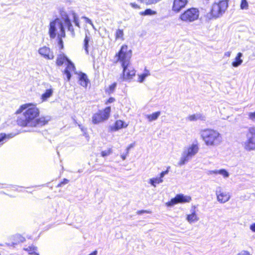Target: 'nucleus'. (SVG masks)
Returning <instances> with one entry per match:
<instances>
[{
	"instance_id": "nucleus-1",
	"label": "nucleus",
	"mask_w": 255,
	"mask_h": 255,
	"mask_svg": "<svg viewBox=\"0 0 255 255\" xmlns=\"http://www.w3.org/2000/svg\"><path fill=\"white\" fill-rule=\"evenodd\" d=\"M23 115L18 118L17 123L22 127H42L47 125L51 120L50 116L41 117L36 118L39 115V109L35 105L26 104L21 105L16 111V114H20L23 112Z\"/></svg>"
},
{
	"instance_id": "nucleus-2",
	"label": "nucleus",
	"mask_w": 255,
	"mask_h": 255,
	"mask_svg": "<svg viewBox=\"0 0 255 255\" xmlns=\"http://www.w3.org/2000/svg\"><path fill=\"white\" fill-rule=\"evenodd\" d=\"M62 21L56 18L50 21L48 33L51 39H54L57 35L58 44L61 49L63 48V41L62 38L66 36L65 26H66L72 37L75 36V31L68 15L65 11L60 12Z\"/></svg>"
},
{
	"instance_id": "nucleus-3",
	"label": "nucleus",
	"mask_w": 255,
	"mask_h": 255,
	"mask_svg": "<svg viewBox=\"0 0 255 255\" xmlns=\"http://www.w3.org/2000/svg\"><path fill=\"white\" fill-rule=\"evenodd\" d=\"M127 50L128 46L124 45L115 55L116 60L114 63H117L120 62L123 68V72L120 77L122 81H126L132 79L135 76L136 72L132 67L129 66L130 55L128 56Z\"/></svg>"
},
{
	"instance_id": "nucleus-4",
	"label": "nucleus",
	"mask_w": 255,
	"mask_h": 255,
	"mask_svg": "<svg viewBox=\"0 0 255 255\" xmlns=\"http://www.w3.org/2000/svg\"><path fill=\"white\" fill-rule=\"evenodd\" d=\"M200 135L207 145H216L222 140L221 134L214 129L206 128L201 130Z\"/></svg>"
},
{
	"instance_id": "nucleus-5",
	"label": "nucleus",
	"mask_w": 255,
	"mask_h": 255,
	"mask_svg": "<svg viewBox=\"0 0 255 255\" xmlns=\"http://www.w3.org/2000/svg\"><path fill=\"white\" fill-rule=\"evenodd\" d=\"M198 150L199 147L196 144H192L188 148L185 149L178 163V165L182 166L185 164L192 156H194L198 152Z\"/></svg>"
},
{
	"instance_id": "nucleus-6",
	"label": "nucleus",
	"mask_w": 255,
	"mask_h": 255,
	"mask_svg": "<svg viewBox=\"0 0 255 255\" xmlns=\"http://www.w3.org/2000/svg\"><path fill=\"white\" fill-rule=\"evenodd\" d=\"M226 0H221L219 3H214L210 11V16L212 18H218L221 16L228 7Z\"/></svg>"
},
{
	"instance_id": "nucleus-7",
	"label": "nucleus",
	"mask_w": 255,
	"mask_h": 255,
	"mask_svg": "<svg viewBox=\"0 0 255 255\" xmlns=\"http://www.w3.org/2000/svg\"><path fill=\"white\" fill-rule=\"evenodd\" d=\"M245 148L248 151L255 150V127H251L246 134Z\"/></svg>"
},
{
	"instance_id": "nucleus-8",
	"label": "nucleus",
	"mask_w": 255,
	"mask_h": 255,
	"mask_svg": "<svg viewBox=\"0 0 255 255\" xmlns=\"http://www.w3.org/2000/svg\"><path fill=\"white\" fill-rule=\"evenodd\" d=\"M199 12L196 8H190L187 9L180 16V18L182 21L192 22L198 18Z\"/></svg>"
},
{
	"instance_id": "nucleus-9",
	"label": "nucleus",
	"mask_w": 255,
	"mask_h": 255,
	"mask_svg": "<svg viewBox=\"0 0 255 255\" xmlns=\"http://www.w3.org/2000/svg\"><path fill=\"white\" fill-rule=\"evenodd\" d=\"M111 111V107H107L104 110L100 111L98 113L94 114L92 116L93 123L98 124L108 120L110 117Z\"/></svg>"
},
{
	"instance_id": "nucleus-10",
	"label": "nucleus",
	"mask_w": 255,
	"mask_h": 255,
	"mask_svg": "<svg viewBox=\"0 0 255 255\" xmlns=\"http://www.w3.org/2000/svg\"><path fill=\"white\" fill-rule=\"evenodd\" d=\"M191 200V197L190 196L184 195L183 194H178L170 201L166 203L167 207H171L178 203H189Z\"/></svg>"
},
{
	"instance_id": "nucleus-11",
	"label": "nucleus",
	"mask_w": 255,
	"mask_h": 255,
	"mask_svg": "<svg viewBox=\"0 0 255 255\" xmlns=\"http://www.w3.org/2000/svg\"><path fill=\"white\" fill-rule=\"evenodd\" d=\"M66 67L63 71V73L66 75L67 81L69 82L72 77L71 71H73L75 74H78L74 64L71 61L68 60L66 63Z\"/></svg>"
},
{
	"instance_id": "nucleus-12",
	"label": "nucleus",
	"mask_w": 255,
	"mask_h": 255,
	"mask_svg": "<svg viewBox=\"0 0 255 255\" xmlns=\"http://www.w3.org/2000/svg\"><path fill=\"white\" fill-rule=\"evenodd\" d=\"M217 200L222 203L228 201L230 199V195L229 193L224 192L221 191V187H218L216 190Z\"/></svg>"
},
{
	"instance_id": "nucleus-13",
	"label": "nucleus",
	"mask_w": 255,
	"mask_h": 255,
	"mask_svg": "<svg viewBox=\"0 0 255 255\" xmlns=\"http://www.w3.org/2000/svg\"><path fill=\"white\" fill-rule=\"evenodd\" d=\"M128 126V124L124 121L121 120H117L114 125L109 127V131L111 132L117 131L120 129L127 128Z\"/></svg>"
},
{
	"instance_id": "nucleus-14",
	"label": "nucleus",
	"mask_w": 255,
	"mask_h": 255,
	"mask_svg": "<svg viewBox=\"0 0 255 255\" xmlns=\"http://www.w3.org/2000/svg\"><path fill=\"white\" fill-rule=\"evenodd\" d=\"M38 53L46 59H53L54 58L53 53L50 49L46 46H44L39 49Z\"/></svg>"
},
{
	"instance_id": "nucleus-15",
	"label": "nucleus",
	"mask_w": 255,
	"mask_h": 255,
	"mask_svg": "<svg viewBox=\"0 0 255 255\" xmlns=\"http://www.w3.org/2000/svg\"><path fill=\"white\" fill-rule=\"evenodd\" d=\"M187 0H174L172 10L176 12H179L187 3Z\"/></svg>"
},
{
	"instance_id": "nucleus-16",
	"label": "nucleus",
	"mask_w": 255,
	"mask_h": 255,
	"mask_svg": "<svg viewBox=\"0 0 255 255\" xmlns=\"http://www.w3.org/2000/svg\"><path fill=\"white\" fill-rule=\"evenodd\" d=\"M78 83L82 86L86 88L88 84L90 83V81L87 74L82 72H78Z\"/></svg>"
},
{
	"instance_id": "nucleus-17",
	"label": "nucleus",
	"mask_w": 255,
	"mask_h": 255,
	"mask_svg": "<svg viewBox=\"0 0 255 255\" xmlns=\"http://www.w3.org/2000/svg\"><path fill=\"white\" fill-rule=\"evenodd\" d=\"M195 208L196 207L195 206L192 207L191 210V213L187 216L186 220L190 223L196 222L199 220L196 213Z\"/></svg>"
},
{
	"instance_id": "nucleus-18",
	"label": "nucleus",
	"mask_w": 255,
	"mask_h": 255,
	"mask_svg": "<svg viewBox=\"0 0 255 255\" xmlns=\"http://www.w3.org/2000/svg\"><path fill=\"white\" fill-rule=\"evenodd\" d=\"M15 135V134L12 133L9 134H6L5 133H0V147L5 142H6L8 140L12 138Z\"/></svg>"
},
{
	"instance_id": "nucleus-19",
	"label": "nucleus",
	"mask_w": 255,
	"mask_h": 255,
	"mask_svg": "<svg viewBox=\"0 0 255 255\" xmlns=\"http://www.w3.org/2000/svg\"><path fill=\"white\" fill-rule=\"evenodd\" d=\"M68 60H69V59L64 53L59 54L58 55L56 59V65L58 66H61L64 63H66L68 62Z\"/></svg>"
},
{
	"instance_id": "nucleus-20",
	"label": "nucleus",
	"mask_w": 255,
	"mask_h": 255,
	"mask_svg": "<svg viewBox=\"0 0 255 255\" xmlns=\"http://www.w3.org/2000/svg\"><path fill=\"white\" fill-rule=\"evenodd\" d=\"M187 119L190 121H196L198 120H200L202 121H205L206 117L204 115L201 113H196L189 116Z\"/></svg>"
},
{
	"instance_id": "nucleus-21",
	"label": "nucleus",
	"mask_w": 255,
	"mask_h": 255,
	"mask_svg": "<svg viewBox=\"0 0 255 255\" xmlns=\"http://www.w3.org/2000/svg\"><path fill=\"white\" fill-rule=\"evenodd\" d=\"M243 53L241 52H239L237 54L234 60L232 63V65L234 67H238L242 64V63L243 62V60L241 58L243 57Z\"/></svg>"
},
{
	"instance_id": "nucleus-22",
	"label": "nucleus",
	"mask_w": 255,
	"mask_h": 255,
	"mask_svg": "<svg viewBox=\"0 0 255 255\" xmlns=\"http://www.w3.org/2000/svg\"><path fill=\"white\" fill-rule=\"evenodd\" d=\"M210 172L211 174L222 175L224 178H228L230 175L229 172L225 169L212 170Z\"/></svg>"
},
{
	"instance_id": "nucleus-23",
	"label": "nucleus",
	"mask_w": 255,
	"mask_h": 255,
	"mask_svg": "<svg viewBox=\"0 0 255 255\" xmlns=\"http://www.w3.org/2000/svg\"><path fill=\"white\" fill-rule=\"evenodd\" d=\"M53 93V90L52 88L46 90L45 92L41 95V100L42 101H46L48 98L52 96Z\"/></svg>"
},
{
	"instance_id": "nucleus-24",
	"label": "nucleus",
	"mask_w": 255,
	"mask_h": 255,
	"mask_svg": "<svg viewBox=\"0 0 255 255\" xmlns=\"http://www.w3.org/2000/svg\"><path fill=\"white\" fill-rule=\"evenodd\" d=\"M160 115V112L157 111L153 113L152 114L146 115V118L149 122H152L156 120Z\"/></svg>"
},
{
	"instance_id": "nucleus-25",
	"label": "nucleus",
	"mask_w": 255,
	"mask_h": 255,
	"mask_svg": "<svg viewBox=\"0 0 255 255\" xmlns=\"http://www.w3.org/2000/svg\"><path fill=\"white\" fill-rule=\"evenodd\" d=\"M163 179L159 177L152 178L150 179L149 183L153 186L156 187V184L163 182Z\"/></svg>"
},
{
	"instance_id": "nucleus-26",
	"label": "nucleus",
	"mask_w": 255,
	"mask_h": 255,
	"mask_svg": "<svg viewBox=\"0 0 255 255\" xmlns=\"http://www.w3.org/2000/svg\"><path fill=\"white\" fill-rule=\"evenodd\" d=\"M90 40V37L88 36L87 34H86V36L84 40V48L87 54H89L88 48Z\"/></svg>"
},
{
	"instance_id": "nucleus-27",
	"label": "nucleus",
	"mask_w": 255,
	"mask_h": 255,
	"mask_svg": "<svg viewBox=\"0 0 255 255\" xmlns=\"http://www.w3.org/2000/svg\"><path fill=\"white\" fill-rule=\"evenodd\" d=\"M156 13V12L155 11H154L150 8H147L144 11L139 12L140 15L144 16L154 15Z\"/></svg>"
},
{
	"instance_id": "nucleus-28",
	"label": "nucleus",
	"mask_w": 255,
	"mask_h": 255,
	"mask_svg": "<svg viewBox=\"0 0 255 255\" xmlns=\"http://www.w3.org/2000/svg\"><path fill=\"white\" fill-rule=\"evenodd\" d=\"M72 14L73 17V21L74 23L75 26L80 27V22L78 15L74 11H72Z\"/></svg>"
},
{
	"instance_id": "nucleus-29",
	"label": "nucleus",
	"mask_w": 255,
	"mask_h": 255,
	"mask_svg": "<svg viewBox=\"0 0 255 255\" xmlns=\"http://www.w3.org/2000/svg\"><path fill=\"white\" fill-rule=\"evenodd\" d=\"M116 39H123L124 31L123 29H118L116 32Z\"/></svg>"
},
{
	"instance_id": "nucleus-30",
	"label": "nucleus",
	"mask_w": 255,
	"mask_h": 255,
	"mask_svg": "<svg viewBox=\"0 0 255 255\" xmlns=\"http://www.w3.org/2000/svg\"><path fill=\"white\" fill-rule=\"evenodd\" d=\"M112 153V149L111 148H109L107 150H105L104 151H102L101 152V156L103 157H105L106 156H109Z\"/></svg>"
},
{
	"instance_id": "nucleus-31",
	"label": "nucleus",
	"mask_w": 255,
	"mask_h": 255,
	"mask_svg": "<svg viewBox=\"0 0 255 255\" xmlns=\"http://www.w3.org/2000/svg\"><path fill=\"white\" fill-rule=\"evenodd\" d=\"M248 2L247 0H242L240 7L242 9H246L248 7Z\"/></svg>"
},
{
	"instance_id": "nucleus-32",
	"label": "nucleus",
	"mask_w": 255,
	"mask_h": 255,
	"mask_svg": "<svg viewBox=\"0 0 255 255\" xmlns=\"http://www.w3.org/2000/svg\"><path fill=\"white\" fill-rule=\"evenodd\" d=\"M116 87H117V83H113L112 84L110 85L109 89L108 90V92L109 94L113 93L114 91H115Z\"/></svg>"
},
{
	"instance_id": "nucleus-33",
	"label": "nucleus",
	"mask_w": 255,
	"mask_h": 255,
	"mask_svg": "<svg viewBox=\"0 0 255 255\" xmlns=\"http://www.w3.org/2000/svg\"><path fill=\"white\" fill-rule=\"evenodd\" d=\"M146 74H141L138 75V82L140 83L143 82L146 78Z\"/></svg>"
},
{
	"instance_id": "nucleus-34",
	"label": "nucleus",
	"mask_w": 255,
	"mask_h": 255,
	"mask_svg": "<svg viewBox=\"0 0 255 255\" xmlns=\"http://www.w3.org/2000/svg\"><path fill=\"white\" fill-rule=\"evenodd\" d=\"M25 250L30 255V252H35L37 250V248L34 246H29Z\"/></svg>"
},
{
	"instance_id": "nucleus-35",
	"label": "nucleus",
	"mask_w": 255,
	"mask_h": 255,
	"mask_svg": "<svg viewBox=\"0 0 255 255\" xmlns=\"http://www.w3.org/2000/svg\"><path fill=\"white\" fill-rule=\"evenodd\" d=\"M69 182V180L66 179V178H64L62 181H61L60 183H59L57 187H62L63 186H64V185L67 184Z\"/></svg>"
},
{
	"instance_id": "nucleus-36",
	"label": "nucleus",
	"mask_w": 255,
	"mask_h": 255,
	"mask_svg": "<svg viewBox=\"0 0 255 255\" xmlns=\"http://www.w3.org/2000/svg\"><path fill=\"white\" fill-rule=\"evenodd\" d=\"M169 168L170 167H169L167 168V169L166 170L162 171L160 173L159 178H161V179H162L165 175L167 174L169 172Z\"/></svg>"
},
{
	"instance_id": "nucleus-37",
	"label": "nucleus",
	"mask_w": 255,
	"mask_h": 255,
	"mask_svg": "<svg viewBox=\"0 0 255 255\" xmlns=\"http://www.w3.org/2000/svg\"><path fill=\"white\" fill-rule=\"evenodd\" d=\"M249 117L250 119L253 121H255V111L254 112L249 113Z\"/></svg>"
},
{
	"instance_id": "nucleus-38",
	"label": "nucleus",
	"mask_w": 255,
	"mask_h": 255,
	"mask_svg": "<svg viewBox=\"0 0 255 255\" xmlns=\"http://www.w3.org/2000/svg\"><path fill=\"white\" fill-rule=\"evenodd\" d=\"M136 213H137V214H138V215H142L143 213H150V212L148 210H139V211H137Z\"/></svg>"
},
{
	"instance_id": "nucleus-39",
	"label": "nucleus",
	"mask_w": 255,
	"mask_h": 255,
	"mask_svg": "<svg viewBox=\"0 0 255 255\" xmlns=\"http://www.w3.org/2000/svg\"><path fill=\"white\" fill-rule=\"evenodd\" d=\"M134 145V143H131L130 144L128 147L127 148H126V152H127V154H128V153H129V150L132 148Z\"/></svg>"
},
{
	"instance_id": "nucleus-40",
	"label": "nucleus",
	"mask_w": 255,
	"mask_h": 255,
	"mask_svg": "<svg viewBox=\"0 0 255 255\" xmlns=\"http://www.w3.org/2000/svg\"><path fill=\"white\" fill-rule=\"evenodd\" d=\"M16 237L19 240V241L21 243L24 242L25 240V238L20 235H16Z\"/></svg>"
},
{
	"instance_id": "nucleus-41",
	"label": "nucleus",
	"mask_w": 255,
	"mask_h": 255,
	"mask_svg": "<svg viewBox=\"0 0 255 255\" xmlns=\"http://www.w3.org/2000/svg\"><path fill=\"white\" fill-rule=\"evenodd\" d=\"M237 255H252L250 253L246 251H243L241 253L238 254Z\"/></svg>"
},
{
	"instance_id": "nucleus-42",
	"label": "nucleus",
	"mask_w": 255,
	"mask_h": 255,
	"mask_svg": "<svg viewBox=\"0 0 255 255\" xmlns=\"http://www.w3.org/2000/svg\"><path fill=\"white\" fill-rule=\"evenodd\" d=\"M115 101V99L114 98H113V97H110L108 100L106 102V104H111L113 102H114V101Z\"/></svg>"
},
{
	"instance_id": "nucleus-43",
	"label": "nucleus",
	"mask_w": 255,
	"mask_h": 255,
	"mask_svg": "<svg viewBox=\"0 0 255 255\" xmlns=\"http://www.w3.org/2000/svg\"><path fill=\"white\" fill-rule=\"evenodd\" d=\"M84 18L85 19L86 22L87 23H89L90 25H91L92 26H93V23L92 20L90 19H89V18H88L87 17H84Z\"/></svg>"
},
{
	"instance_id": "nucleus-44",
	"label": "nucleus",
	"mask_w": 255,
	"mask_h": 255,
	"mask_svg": "<svg viewBox=\"0 0 255 255\" xmlns=\"http://www.w3.org/2000/svg\"><path fill=\"white\" fill-rule=\"evenodd\" d=\"M250 229L253 232L255 233V223L250 225Z\"/></svg>"
},
{
	"instance_id": "nucleus-45",
	"label": "nucleus",
	"mask_w": 255,
	"mask_h": 255,
	"mask_svg": "<svg viewBox=\"0 0 255 255\" xmlns=\"http://www.w3.org/2000/svg\"><path fill=\"white\" fill-rule=\"evenodd\" d=\"M130 5L131 6L134 8H139V6L137 4L134 2H131L130 3Z\"/></svg>"
},
{
	"instance_id": "nucleus-46",
	"label": "nucleus",
	"mask_w": 255,
	"mask_h": 255,
	"mask_svg": "<svg viewBox=\"0 0 255 255\" xmlns=\"http://www.w3.org/2000/svg\"><path fill=\"white\" fill-rule=\"evenodd\" d=\"M78 126L81 130V131H82L83 132H85V131L86 130V129L81 124H78Z\"/></svg>"
},
{
	"instance_id": "nucleus-47",
	"label": "nucleus",
	"mask_w": 255,
	"mask_h": 255,
	"mask_svg": "<svg viewBox=\"0 0 255 255\" xmlns=\"http://www.w3.org/2000/svg\"><path fill=\"white\" fill-rule=\"evenodd\" d=\"M128 154H127V152H126L125 154H123L121 155V157L122 158V159L123 160H125L126 158H127V156L128 155Z\"/></svg>"
},
{
	"instance_id": "nucleus-48",
	"label": "nucleus",
	"mask_w": 255,
	"mask_h": 255,
	"mask_svg": "<svg viewBox=\"0 0 255 255\" xmlns=\"http://www.w3.org/2000/svg\"><path fill=\"white\" fill-rule=\"evenodd\" d=\"M143 74H146V77H147L148 75H150V72L149 71L147 70L146 68L144 69V72H143Z\"/></svg>"
},
{
	"instance_id": "nucleus-49",
	"label": "nucleus",
	"mask_w": 255,
	"mask_h": 255,
	"mask_svg": "<svg viewBox=\"0 0 255 255\" xmlns=\"http://www.w3.org/2000/svg\"><path fill=\"white\" fill-rule=\"evenodd\" d=\"M30 255H39L38 253L35 252H30Z\"/></svg>"
},
{
	"instance_id": "nucleus-50",
	"label": "nucleus",
	"mask_w": 255,
	"mask_h": 255,
	"mask_svg": "<svg viewBox=\"0 0 255 255\" xmlns=\"http://www.w3.org/2000/svg\"><path fill=\"white\" fill-rule=\"evenodd\" d=\"M225 56L229 57L230 56V52H227L225 54Z\"/></svg>"
},
{
	"instance_id": "nucleus-51",
	"label": "nucleus",
	"mask_w": 255,
	"mask_h": 255,
	"mask_svg": "<svg viewBox=\"0 0 255 255\" xmlns=\"http://www.w3.org/2000/svg\"><path fill=\"white\" fill-rule=\"evenodd\" d=\"M74 123H75V124H77V125H78V124H79L76 122V121L75 120H74Z\"/></svg>"
},
{
	"instance_id": "nucleus-52",
	"label": "nucleus",
	"mask_w": 255,
	"mask_h": 255,
	"mask_svg": "<svg viewBox=\"0 0 255 255\" xmlns=\"http://www.w3.org/2000/svg\"><path fill=\"white\" fill-rule=\"evenodd\" d=\"M11 186H12V185H8L7 186V187H11Z\"/></svg>"
},
{
	"instance_id": "nucleus-53",
	"label": "nucleus",
	"mask_w": 255,
	"mask_h": 255,
	"mask_svg": "<svg viewBox=\"0 0 255 255\" xmlns=\"http://www.w3.org/2000/svg\"><path fill=\"white\" fill-rule=\"evenodd\" d=\"M92 27H93V28L95 29V27H94V25H93V26H92Z\"/></svg>"
}]
</instances>
